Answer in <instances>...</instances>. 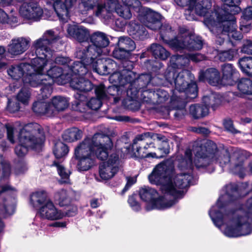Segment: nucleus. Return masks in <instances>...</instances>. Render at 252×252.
I'll use <instances>...</instances> for the list:
<instances>
[{
  "instance_id": "09e8293b",
  "label": "nucleus",
  "mask_w": 252,
  "mask_h": 252,
  "mask_svg": "<svg viewBox=\"0 0 252 252\" xmlns=\"http://www.w3.org/2000/svg\"><path fill=\"white\" fill-rule=\"evenodd\" d=\"M30 98L29 90L26 87L22 88L17 95V99L24 104H27Z\"/></svg>"
},
{
  "instance_id": "f8f14e48",
  "label": "nucleus",
  "mask_w": 252,
  "mask_h": 252,
  "mask_svg": "<svg viewBox=\"0 0 252 252\" xmlns=\"http://www.w3.org/2000/svg\"><path fill=\"white\" fill-rule=\"evenodd\" d=\"M114 12L126 19H130L132 16L130 9L126 6L120 5L118 0H106L104 4H97L95 15L100 18L108 19L112 18Z\"/></svg>"
},
{
  "instance_id": "dca6fc26",
  "label": "nucleus",
  "mask_w": 252,
  "mask_h": 252,
  "mask_svg": "<svg viewBox=\"0 0 252 252\" xmlns=\"http://www.w3.org/2000/svg\"><path fill=\"white\" fill-rule=\"evenodd\" d=\"M167 43L171 48L176 50L185 48L189 50H198L201 49L203 46L201 37L187 36L186 34L185 36H179L178 38L169 40Z\"/></svg>"
},
{
  "instance_id": "6e6552de",
  "label": "nucleus",
  "mask_w": 252,
  "mask_h": 252,
  "mask_svg": "<svg viewBox=\"0 0 252 252\" xmlns=\"http://www.w3.org/2000/svg\"><path fill=\"white\" fill-rule=\"evenodd\" d=\"M45 62L40 58H34L31 64L21 63L10 66L7 72L9 76L15 80H18L22 77L25 86L29 85L33 87L38 86L39 82H36L38 75L36 72L41 73L45 65Z\"/></svg>"
},
{
  "instance_id": "c9c22d12",
  "label": "nucleus",
  "mask_w": 252,
  "mask_h": 252,
  "mask_svg": "<svg viewBox=\"0 0 252 252\" xmlns=\"http://www.w3.org/2000/svg\"><path fill=\"white\" fill-rule=\"evenodd\" d=\"M150 50L156 59L165 60L170 55V53L164 48L158 44H152Z\"/></svg>"
},
{
  "instance_id": "0eeeda50",
  "label": "nucleus",
  "mask_w": 252,
  "mask_h": 252,
  "mask_svg": "<svg viewBox=\"0 0 252 252\" xmlns=\"http://www.w3.org/2000/svg\"><path fill=\"white\" fill-rule=\"evenodd\" d=\"M118 88L116 86L109 87L107 91L103 85L97 86L94 88L95 94L96 98L92 97L88 102H86L87 96L84 94L76 93L74 94L75 100L72 104L73 108L81 112H84L86 110L87 106L93 110L98 109L102 105V100L110 99L113 96L115 103L118 102L120 98L115 96L114 92L118 91Z\"/></svg>"
},
{
  "instance_id": "6ab92c4d",
  "label": "nucleus",
  "mask_w": 252,
  "mask_h": 252,
  "mask_svg": "<svg viewBox=\"0 0 252 252\" xmlns=\"http://www.w3.org/2000/svg\"><path fill=\"white\" fill-rule=\"evenodd\" d=\"M165 79L171 85L174 84L175 88L179 92L184 91L189 83L188 78L192 80V74L188 70L178 71H166L164 74Z\"/></svg>"
},
{
  "instance_id": "9d476101",
  "label": "nucleus",
  "mask_w": 252,
  "mask_h": 252,
  "mask_svg": "<svg viewBox=\"0 0 252 252\" xmlns=\"http://www.w3.org/2000/svg\"><path fill=\"white\" fill-rule=\"evenodd\" d=\"M92 45L78 47L75 53L77 59H82L84 57L91 56V58L99 57L102 54H105V48L109 44L108 36L104 32H95L90 36Z\"/></svg>"
},
{
  "instance_id": "49530a36",
  "label": "nucleus",
  "mask_w": 252,
  "mask_h": 252,
  "mask_svg": "<svg viewBox=\"0 0 252 252\" xmlns=\"http://www.w3.org/2000/svg\"><path fill=\"white\" fill-rule=\"evenodd\" d=\"M184 92H185V94L189 98L193 99L195 98L197 95V87L196 83L192 82L190 83H188Z\"/></svg>"
},
{
  "instance_id": "c85d7f7f",
  "label": "nucleus",
  "mask_w": 252,
  "mask_h": 252,
  "mask_svg": "<svg viewBox=\"0 0 252 252\" xmlns=\"http://www.w3.org/2000/svg\"><path fill=\"white\" fill-rule=\"evenodd\" d=\"M189 63V58L187 55H174L170 60L169 63L166 71H178L183 66Z\"/></svg>"
},
{
  "instance_id": "bf43d9fd",
  "label": "nucleus",
  "mask_w": 252,
  "mask_h": 252,
  "mask_svg": "<svg viewBox=\"0 0 252 252\" xmlns=\"http://www.w3.org/2000/svg\"><path fill=\"white\" fill-rule=\"evenodd\" d=\"M27 164L25 162H19L15 169V173L17 175H20L24 173L28 170Z\"/></svg>"
},
{
  "instance_id": "13d9d810",
  "label": "nucleus",
  "mask_w": 252,
  "mask_h": 252,
  "mask_svg": "<svg viewBox=\"0 0 252 252\" xmlns=\"http://www.w3.org/2000/svg\"><path fill=\"white\" fill-rule=\"evenodd\" d=\"M243 158H240L238 160V163H234V172L236 173L239 174L240 175L242 174L244 171V168L243 167Z\"/></svg>"
},
{
  "instance_id": "20e7f679",
  "label": "nucleus",
  "mask_w": 252,
  "mask_h": 252,
  "mask_svg": "<svg viewBox=\"0 0 252 252\" xmlns=\"http://www.w3.org/2000/svg\"><path fill=\"white\" fill-rule=\"evenodd\" d=\"M225 195L220 197L209 212V215L215 225L220 228L226 223L225 228L221 229V231L228 237H238L251 234L252 228L250 221H252V198H250L245 207H243L245 214L240 211L235 213L226 210L222 204Z\"/></svg>"
},
{
  "instance_id": "e2e57ef3",
  "label": "nucleus",
  "mask_w": 252,
  "mask_h": 252,
  "mask_svg": "<svg viewBox=\"0 0 252 252\" xmlns=\"http://www.w3.org/2000/svg\"><path fill=\"white\" fill-rule=\"evenodd\" d=\"M242 51L248 54L252 55V41H247L242 48Z\"/></svg>"
},
{
  "instance_id": "c03bdc74",
  "label": "nucleus",
  "mask_w": 252,
  "mask_h": 252,
  "mask_svg": "<svg viewBox=\"0 0 252 252\" xmlns=\"http://www.w3.org/2000/svg\"><path fill=\"white\" fill-rule=\"evenodd\" d=\"M68 149L66 145L62 142L56 143L54 149V153L57 158L63 157L67 155Z\"/></svg>"
},
{
  "instance_id": "37998d69",
  "label": "nucleus",
  "mask_w": 252,
  "mask_h": 252,
  "mask_svg": "<svg viewBox=\"0 0 252 252\" xmlns=\"http://www.w3.org/2000/svg\"><path fill=\"white\" fill-rule=\"evenodd\" d=\"M53 165L57 167L58 173L62 179V182L63 183H67L69 182V178L70 172L64 168L61 163L54 161Z\"/></svg>"
},
{
  "instance_id": "aec40b11",
  "label": "nucleus",
  "mask_w": 252,
  "mask_h": 252,
  "mask_svg": "<svg viewBox=\"0 0 252 252\" xmlns=\"http://www.w3.org/2000/svg\"><path fill=\"white\" fill-rule=\"evenodd\" d=\"M150 133H145L137 136L133 141L132 150L135 156L138 158H160L164 155L158 156L157 153L148 152L147 149L149 145L144 144V141L149 137Z\"/></svg>"
},
{
  "instance_id": "e433bc0d",
  "label": "nucleus",
  "mask_w": 252,
  "mask_h": 252,
  "mask_svg": "<svg viewBox=\"0 0 252 252\" xmlns=\"http://www.w3.org/2000/svg\"><path fill=\"white\" fill-rule=\"evenodd\" d=\"M203 102L204 105L207 106L208 108L211 107L215 110L220 104L221 100L218 94L212 93L209 95H205L203 97Z\"/></svg>"
},
{
  "instance_id": "a19ab883",
  "label": "nucleus",
  "mask_w": 252,
  "mask_h": 252,
  "mask_svg": "<svg viewBox=\"0 0 252 252\" xmlns=\"http://www.w3.org/2000/svg\"><path fill=\"white\" fill-rule=\"evenodd\" d=\"M241 70L247 74L252 75V57H244L239 60Z\"/></svg>"
},
{
  "instance_id": "a878e982",
  "label": "nucleus",
  "mask_w": 252,
  "mask_h": 252,
  "mask_svg": "<svg viewBox=\"0 0 252 252\" xmlns=\"http://www.w3.org/2000/svg\"><path fill=\"white\" fill-rule=\"evenodd\" d=\"M66 31L70 37L81 43H85L90 36L89 32L86 28L75 24L68 25Z\"/></svg>"
},
{
  "instance_id": "052dcab7",
  "label": "nucleus",
  "mask_w": 252,
  "mask_h": 252,
  "mask_svg": "<svg viewBox=\"0 0 252 252\" xmlns=\"http://www.w3.org/2000/svg\"><path fill=\"white\" fill-rule=\"evenodd\" d=\"M223 125L225 128L227 130L233 133L238 132L233 126V122L231 120H226L223 122Z\"/></svg>"
},
{
  "instance_id": "473e14b6",
  "label": "nucleus",
  "mask_w": 252,
  "mask_h": 252,
  "mask_svg": "<svg viewBox=\"0 0 252 252\" xmlns=\"http://www.w3.org/2000/svg\"><path fill=\"white\" fill-rule=\"evenodd\" d=\"M222 78L228 81L227 84L232 85L235 81L237 72L231 64H224L222 66Z\"/></svg>"
},
{
  "instance_id": "a211bd4d",
  "label": "nucleus",
  "mask_w": 252,
  "mask_h": 252,
  "mask_svg": "<svg viewBox=\"0 0 252 252\" xmlns=\"http://www.w3.org/2000/svg\"><path fill=\"white\" fill-rule=\"evenodd\" d=\"M81 63L80 61H76L73 62V65L72 68L70 69V84L71 87L74 89L79 91L78 92L80 94H84L85 92H89L92 90L93 86L91 82L87 79H85L83 76L85 74H82L81 72V69H79V71L76 70L75 68H79L78 67H75L76 66V63Z\"/></svg>"
},
{
  "instance_id": "cd10ccee",
  "label": "nucleus",
  "mask_w": 252,
  "mask_h": 252,
  "mask_svg": "<svg viewBox=\"0 0 252 252\" xmlns=\"http://www.w3.org/2000/svg\"><path fill=\"white\" fill-rule=\"evenodd\" d=\"M199 79L200 81H207L212 86H217L220 83V75L219 72L215 68H211L205 71L199 73Z\"/></svg>"
},
{
  "instance_id": "39448f33",
  "label": "nucleus",
  "mask_w": 252,
  "mask_h": 252,
  "mask_svg": "<svg viewBox=\"0 0 252 252\" xmlns=\"http://www.w3.org/2000/svg\"><path fill=\"white\" fill-rule=\"evenodd\" d=\"M195 159L194 163L197 168L205 167L214 163L223 167L230 161V156L226 149H218L216 144L208 141L199 145H194Z\"/></svg>"
},
{
  "instance_id": "393cba45",
  "label": "nucleus",
  "mask_w": 252,
  "mask_h": 252,
  "mask_svg": "<svg viewBox=\"0 0 252 252\" xmlns=\"http://www.w3.org/2000/svg\"><path fill=\"white\" fill-rule=\"evenodd\" d=\"M30 42L29 37L14 38L7 46V52L12 57L21 55L28 49Z\"/></svg>"
},
{
  "instance_id": "2f4dec72",
  "label": "nucleus",
  "mask_w": 252,
  "mask_h": 252,
  "mask_svg": "<svg viewBox=\"0 0 252 252\" xmlns=\"http://www.w3.org/2000/svg\"><path fill=\"white\" fill-rule=\"evenodd\" d=\"M69 105V100L67 98L62 96H56L52 99L53 110L56 111V115L59 111L66 109Z\"/></svg>"
},
{
  "instance_id": "ddd939ff",
  "label": "nucleus",
  "mask_w": 252,
  "mask_h": 252,
  "mask_svg": "<svg viewBox=\"0 0 252 252\" xmlns=\"http://www.w3.org/2000/svg\"><path fill=\"white\" fill-rule=\"evenodd\" d=\"M175 3L179 6L188 7L186 11L185 15L188 20H194V16L190 13L193 11L198 15L205 17L211 11L212 6L210 0H174Z\"/></svg>"
},
{
  "instance_id": "4468645a",
  "label": "nucleus",
  "mask_w": 252,
  "mask_h": 252,
  "mask_svg": "<svg viewBox=\"0 0 252 252\" xmlns=\"http://www.w3.org/2000/svg\"><path fill=\"white\" fill-rule=\"evenodd\" d=\"M108 74L112 73L109 80L113 83L124 86L127 83H131L135 78V74L130 69H124L121 72L115 71L117 69L116 63L110 59H106Z\"/></svg>"
},
{
  "instance_id": "c756f323",
  "label": "nucleus",
  "mask_w": 252,
  "mask_h": 252,
  "mask_svg": "<svg viewBox=\"0 0 252 252\" xmlns=\"http://www.w3.org/2000/svg\"><path fill=\"white\" fill-rule=\"evenodd\" d=\"M52 201L48 197L47 193L44 190H40L33 193L31 195L30 203L33 207L40 209L48 202Z\"/></svg>"
},
{
  "instance_id": "5701e85b",
  "label": "nucleus",
  "mask_w": 252,
  "mask_h": 252,
  "mask_svg": "<svg viewBox=\"0 0 252 252\" xmlns=\"http://www.w3.org/2000/svg\"><path fill=\"white\" fill-rule=\"evenodd\" d=\"M37 215L43 220H56L64 217L63 212L57 208L52 201L47 202L38 209Z\"/></svg>"
},
{
  "instance_id": "ea45409f",
  "label": "nucleus",
  "mask_w": 252,
  "mask_h": 252,
  "mask_svg": "<svg viewBox=\"0 0 252 252\" xmlns=\"http://www.w3.org/2000/svg\"><path fill=\"white\" fill-rule=\"evenodd\" d=\"M237 88L244 94H252V81L250 79H241L237 85Z\"/></svg>"
},
{
  "instance_id": "680f3d73",
  "label": "nucleus",
  "mask_w": 252,
  "mask_h": 252,
  "mask_svg": "<svg viewBox=\"0 0 252 252\" xmlns=\"http://www.w3.org/2000/svg\"><path fill=\"white\" fill-rule=\"evenodd\" d=\"M124 5L122 6H126L129 9L130 7H136L140 5V2L137 0H122Z\"/></svg>"
},
{
  "instance_id": "864d4df0",
  "label": "nucleus",
  "mask_w": 252,
  "mask_h": 252,
  "mask_svg": "<svg viewBox=\"0 0 252 252\" xmlns=\"http://www.w3.org/2000/svg\"><path fill=\"white\" fill-rule=\"evenodd\" d=\"M154 96H157L159 102H162L166 100L168 98V93L162 89H158L153 93Z\"/></svg>"
},
{
  "instance_id": "a18cd8bd",
  "label": "nucleus",
  "mask_w": 252,
  "mask_h": 252,
  "mask_svg": "<svg viewBox=\"0 0 252 252\" xmlns=\"http://www.w3.org/2000/svg\"><path fill=\"white\" fill-rule=\"evenodd\" d=\"M23 128L20 131H18L16 128L8 126L7 127V139L12 144L16 142L17 140L19 141V134L21 133Z\"/></svg>"
},
{
  "instance_id": "f704fd0d",
  "label": "nucleus",
  "mask_w": 252,
  "mask_h": 252,
  "mask_svg": "<svg viewBox=\"0 0 252 252\" xmlns=\"http://www.w3.org/2000/svg\"><path fill=\"white\" fill-rule=\"evenodd\" d=\"M189 113L194 119H199L207 115L209 109L204 105H192L189 108Z\"/></svg>"
},
{
  "instance_id": "7ed1b4c3",
  "label": "nucleus",
  "mask_w": 252,
  "mask_h": 252,
  "mask_svg": "<svg viewBox=\"0 0 252 252\" xmlns=\"http://www.w3.org/2000/svg\"><path fill=\"white\" fill-rule=\"evenodd\" d=\"M61 35L57 34L53 30L46 31L41 37L35 40L32 47L37 56L36 58H40L45 62V65L42 72H36L38 75L36 82H39L43 97H49L52 92V86L54 83L63 85L69 82L70 79V69L72 66H65L63 69L53 63V54L51 50L50 46L54 40L59 39Z\"/></svg>"
},
{
  "instance_id": "8fccbe9b",
  "label": "nucleus",
  "mask_w": 252,
  "mask_h": 252,
  "mask_svg": "<svg viewBox=\"0 0 252 252\" xmlns=\"http://www.w3.org/2000/svg\"><path fill=\"white\" fill-rule=\"evenodd\" d=\"M0 178H7L8 177L11 173L10 166L9 162L4 159L0 161Z\"/></svg>"
},
{
  "instance_id": "72a5a7b5",
  "label": "nucleus",
  "mask_w": 252,
  "mask_h": 252,
  "mask_svg": "<svg viewBox=\"0 0 252 252\" xmlns=\"http://www.w3.org/2000/svg\"><path fill=\"white\" fill-rule=\"evenodd\" d=\"M83 136V132L76 127H72L66 130L63 135V138L66 142H71L77 140Z\"/></svg>"
},
{
  "instance_id": "f257e3e1",
  "label": "nucleus",
  "mask_w": 252,
  "mask_h": 252,
  "mask_svg": "<svg viewBox=\"0 0 252 252\" xmlns=\"http://www.w3.org/2000/svg\"><path fill=\"white\" fill-rule=\"evenodd\" d=\"M192 152L187 149L185 156H178L179 170L174 169L171 160H167L157 165L148 176L150 183L160 186L163 195L159 196L154 189L144 187L139 190L141 199L146 203V209H165L176 203V199L183 197V189L188 187L192 179L190 171L193 167Z\"/></svg>"
},
{
  "instance_id": "58836bf2",
  "label": "nucleus",
  "mask_w": 252,
  "mask_h": 252,
  "mask_svg": "<svg viewBox=\"0 0 252 252\" xmlns=\"http://www.w3.org/2000/svg\"><path fill=\"white\" fill-rule=\"evenodd\" d=\"M118 46L130 53L135 48L134 42L128 37H120L119 38Z\"/></svg>"
},
{
  "instance_id": "de8ad7c7",
  "label": "nucleus",
  "mask_w": 252,
  "mask_h": 252,
  "mask_svg": "<svg viewBox=\"0 0 252 252\" xmlns=\"http://www.w3.org/2000/svg\"><path fill=\"white\" fill-rule=\"evenodd\" d=\"M180 98H178L177 100H174L173 97L171 98V101L173 105H175L177 102H180V105L177 106L176 108L177 109V111L175 112L174 115L176 117H181L182 116H184L186 114V111L185 110V108L186 106V101H181Z\"/></svg>"
},
{
  "instance_id": "0e129e2a",
  "label": "nucleus",
  "mask_w": 252,
  "mask_h": 252,
  "mask_svg": "<svg viewBox=\"0 0 252 252\" xmlns=\"http://www.w3.org/2000/svg\"><path fill=\"white\" fill-rule=\"evenodd\" d=\"M188 57L189 58V61L191 60L195 62L203 60L205 58L203 55L200 54H189Z\"/></svg>"
},
{
  "instance_id": "79ce46f5",
  "label": "nucleus",
  "mask_w": 252,
  "mask_h": 252,
  "mask_svg": "<svg viewBox=\"0 0 252 252\" xmlns=\"http://www.w3.org/2000/svg\"><path fill=\"white\" fill-rule=\"evenodd\" d=\"M99 0H81L79 4L80 12L82 14H86L88 11L93 10L98 4Z\"/></svg>"
},
{
  "instance_id": "338daca9",
  "label": "nucleus",
  "mask_w": 252,
  "mask_h": 252,
  "mask_svg": "<svg viewBox=\"0 0 252 252\" xmlns=\"http://www.w3.org/2000/svg\"><path fill=\"white\" fill-rule=\"evenodd\" d=\"M245 20H249L252 18V6L246 8L243 14Z\"/></svg>"
},
{
  "instance_id": "f3484780",
  "label": "nucleus",
  "mask_w": 252,
  "mask_h": 252,
  "mask_svg": "<svg viewBox=\"0 0 252 252\" xmlns=\"http://www.w3.org/2000/svg\"><path fill=\"white\" fill-rule=\"evenodd\" d=\"M222 16L220 13L219 9L216 12L212 11L208 14L204 19V23L208 27L210 31L214 32L216 31L217 32H221L220 36H217L216 43L219 45H221L224 39L227 37L226 32H223L222 25Z\"/></svg>"
},
{
  "instance_id": "5fc2aeb1",
  "label": "nucleus",
  "mask_w": 252,
  "mask_h": 252,
  "mask_svg": "<svg viewBox=\"0 0 252 252\" xmlns=\"http://www.w3.org/2000/svg\"><path fill=\"white\" fill-rule=\"evenodd\" d=\"M51 50L52 51L53 54V60H54V63H53L54 64L55 63L63 65H65L66 64H68V63L71 64V60L68 58H65L63 57H57L55 58L54 51L51 49Z\"/></svg>"
},
{
  "instance_id": "774afa93",
  "label": "nucleus",
  "mask_w": 252,
  "mask_h": 252,
  "mask_svg": "<svg viewBox=\"0 0 252 252\" xmlns=\"http://www.w3.org/2000/svg\"><path fill=\"white\" fill-rule=\"evenodd\" d=\"M18 23V18L13 15H7V18L5 23H7L11 26Z\"/></svg>"
},
{
  "instance_id": "603ef678",
  "label": "nucleus",
  "mask_w": 252,
  "mask_h": 252,
  "mask_svg": "<svg viewBox=\"0 0 252 252\" xmlns=\"http://www.w3.org/2000/svg\"><path fill=\"white\" fill-rule=\"evenodd\" d=\"M236 52L233 50H229L221 52L219 54V58L221 61L231 60L236 55Z\"/></svg>"
},
{
  "instance_id": "1a4fd4ad",
  "label": "nucleus",
  "mask_w": 252,
  "mask_h": 252,
  "mask_svg": "<svg viewBox=\"0 0 252 252\" xmlns=\"http://www.w3.org/2000/svg\"><path fill=\"white\" fill-rule=\"evenodd\" d=\"M223 5L219 9L220 13L222 16V25L223 32H226L228 37H232L235 40L241 39V34L236 31V21L234 15L240 11L238 6L240 0H221Z\"/></svg>"
},
{
  "instance_id": "4be33fe9",
  "label": "nucleus",
  "mask_w": 252,
  "mask_h": 252,
  "mask_svg": "<svg viewBox=\"0 0 252 252\" xmlns=\"http://www.w3.org/2000/svg\"><path fill=\"white\" fill-rule=\"evenodd\" d=\"M19 13L25 19L37 21L41 18L43 11L42 9L35 3L25 2L20 7Z\"/></svg>"
},
{
  "instance_id": "bb28decb",
  "label": "nucleus",
  "mask_w": 252,
  "mask_h": 252,
  "mask_svg": "<svg viewBox=\"0 0 252 252\" xmlns=\"http://www.w3.org/2000/svg\"><path fill=\"white\" fill-rule=\"evenodd\" d=\"M42 97L43 100H38L33 104L32 110L36 114L45 115L48 117L56 115V111L53 110L52 106L50 103H47L44 100L47 97H43L41 93L39 94L38 98ZM48 97H47L48 98Z\"/></svg>"
},
{
  "instance_id": "412c9836",
  "label": "nucleus",
  "mask_w": 252,
  "mask_h": 252,
  "mask_svg": "<svg viewBox=\"0 0 252 252\" xmlns=\"http://www.w3.org/2000/svg\"><path fill=\"white\" fill-rule=\"evenodd\" d=\"M14 188H11L8 185L2 187L0 191V194L8 191H15ZM14 198H6L0 197V215L3 217H6L8 216L13 214L15 211ZM4 227L3 222L0 220V232Z\"/></svg>"
},
{
  "instance_id": "b1692460",
  "label": "nucleus",
  "mask_w": 252,
  "mask_h": 252,
  "mask_svg": "<svg viewBox=\"0 0 252 252\" xmlns=\"http://www.w3.org/2000/svg\"><path fill=\"white\" fill-rule=\"evenodd\" d=\"M53 8L60 21L66 22L69 19L70 12L72 10L75 0H52Z\"/></svg>"
},
{
  "instance_id": "4d7b16f0",
  "label": "nucleus",
  "mask_w": 252,
  "mask_h": 252,
  "mask_svg": "<svg viewBox=\"0 0 252 252\" xmlns=\"http://www.w3.org/2000/svg\"><path fill=\"white\" fill-rule=\"evenodd\" d=\"M7 109L10 113H15L17 112L20 109L19 104L16 101L9 100Z\"/></svg>"
},
{
  "instance_id": "6e6d98bb",
  "label": "nucleus",
  "mask_w": 252,
  "mask_h": 252,
  "mask_svg": "<svg viewBox=\"0 0 252 252\" xmlns=\"http://www.w3.org/2000/svg\"><path fill=\"white\" fill-rule=\"evenodd\" d=\"M128 203L133 210L135 211H138L140 210V205L136 201L134 196H131L129 197L128 199Z\"/></svg>"
},
{
  "instance_id": "2eb2a0df",
  "label": "nucleus",
  "mask_w": 252,
  "mask_h": 252,
  "mask_svg": "<svg viewBox=\"0 0 252 252\" xmlns=\"http://www.w3.org/2000/svg\"><path fill=\"white\" fill-rule=\"evenodd\" d=\"M99 57L91 58V56L84 57V58L79 59L81 63H76V67L79 68H75L76 70L79 71L81 69V72L83 74H86L88 68H92L95 72L102 75L108 74V70H107V65L106 59H98Z\"/></svg>"
},
{
  "instance_id": "7c9ffc66",
  "label": "nucleus",
  "mask_w": 252,
  "mask_h": 252,
  "mask_svg": "<svg viewBox=\"0 0 252 252\" xmlns=\"http://www.w3.org/2000/svg\"><path fill=\"white\" fill-rule=\"evenodd\" d=\"M129 34L134 38L142 40L147 36V32L145 28L142 25L131 22L127 29Z\"/></svg>"
},
{
  "instance_id": "f03ea898",
  "label": "nucleus",
  "mask_w": 252,
  "mask_h": 252,
  "mask_svg": "<svg viewBox=\"0 0 252 252\" xmlns=\"http://www.w3.org/2000/svg\"><path fill=\"white\" fill-rule=\"evenodd\" d=\"M74 155L79 161V171H87L94 164L95 158L105 161L99 166L101 179H111L118 172L121 161L118 152L114 149L111 138L104 134L97 133L92 137H87L75 149Z\"/></svg>"
},
{
  "instance_id": "4c0bfd02",
  "label": "nucleus",
  "mask_w": 252,
  "mask_h": 252,
  "mask_svg": "<svg viewBox=\"0 0 252 252\" xmlns=\"http://www.w3.org/2000/svg\"><path fill=\"white\" fill-rule=\"evenodd\" d=\"M54 199L61 206L67 205L70 202L69 192L64 189L58 191L54 195Z\"/></svg>"
},
{
  "instance_id": "69168bd1",
  "label": "nucleus",
  "mask_w": 252,
  "mask_h": 252,
  "mask_svg": "<svg viewBox=\"0 0 252 252\" xmlns=\"http://www.w3.org/2000/svg\"><path fill=\"white\" fill-rule=\"evenodd\" d=\"M136 182V179L134 178H127V183L125 186V187L122 190V193H124L126 192L127 189L135 183Z\"/></svg>"
},
{
  "instance_id": "3c124183",
  "label": "nucleus",
  "mask_w": 252,
  "mask_h": 252,
  "mask_svg": "<svg viewBox=\"0 0 252 252\" xmlns=\"http://www.w3.org/2000/svg\"><path fill=\"white\" fill-rule=\"evenodd\" d=\"M130 53L124 49H121V47L116 48L113 52V57L118 60L126 59L130 56Z\"/></svg>"
},
{
  "instance_id": "9b49d317",
  "label": "nucleus",
  "mask_w": 252,
  "mask_h": 252,
  "mask_svg": "<svg viewBox=\"0 0 252 252\" xmlns=\"http://www.w3.org/2000/svg\"><path fill=\"white\" fill-rule=\"evenodd\" d=\"M139 21L148 28L152 30H157L160 28L161 37L163 39V35L171 32V26L167 24L161 25L160 22V15L148 7L139 8L138 16Z\"/></svg>"
},
{
  "instance_id": "423d86ee",
  "label": "nucleus",
  "mask_w": 252,
  "mask_h": 252,
  "mask_svg": "<svg viewBox=\"0 0 252 252\" xmlns=\"http://www.w3.org/2000/svg\"><path fill=\"white\" fill-rule=\"evenodd\" d=\"M45 140L42 127L37 123L26 125L19 134V143L15 149V154L19 157L25 156L28 148L40 149Z\"/></svg>"
}]
</instances>
